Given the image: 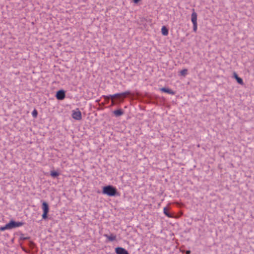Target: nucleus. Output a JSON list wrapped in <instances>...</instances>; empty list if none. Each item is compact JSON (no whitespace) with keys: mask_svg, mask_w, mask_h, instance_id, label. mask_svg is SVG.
Listing matches in <instances>:
<instances>
[{"mask_svg":"<svg viewBox=\"0 0 254 254\" xmlns=\"http://www.w3.org/2000/svg\"><path fill=\"white\" fill-rule=\"evenodd\" d=\"M117 192V189L112 186H105L103 189V193L110 196H115Z\"/></svg>","mask_w":254,"mask_h":254,"instance_id":"f257e3e1","label":"nucleus"},{"mask_svg":"<svg viewBox=\"0 0 254 254\" xmlns=\"http://www.w3.org/2000/svg\"><path fill=\"white\" fill-rule=\"evenodd\" d=\"M72 117L76 120H80L81 119V113L78 109L72 111Z\"/></svg>","mask_w":254,"mask_h":254,"instance_id":"f03ea898","label":"nucleus"},{"mask_svg":"<svg viewBox=\"0 0 254 254\" xmlns=\"http://www.w3.org/2000/svg\"><path fill=\"white\" fill-rule=\"evenodd\" d=\"M8 224L10 230L14 228L19 227L23 225V223L22 222H15L13 220H11Z\"/></svg>","mask_w":254,"mask_h":254,"instance_id":"7ed1b4c3","label":"nucleus"},{"mask_svg":"<svg viewBox=\"0 0 254 254\" xmlns=\"http://www.w3.org/2000/svg\"><path fill=\"white\" fill-rule=\"evenodd\" d=\"M130 94V92L129 91H127L124 92L116 93L113 95H110L109 97H111V98H114L117 97L123 96L126 97V96Z\"/></svg>","mask_w":254,"mask_h":254,"instance_id":"20e7f679","label":"nucleus"},{"mask_svg":"<svg viewBox=\"0 0 254 254\" xmlns=\"http://www.w3.org/2000/svg\"><path fill=\"white\" fill-rule=\"evenodd\" d=\"M56 97L58 100H63L65 97V92L63 90H60L57 92Z\"/></svg>","mask_w":254,"mask_h":254,"instance_id":"39448f33","label":"nucleus"},{"mask_svg":"<svg viewBox=\"0 0 254 254\" xmlns=\"http://www.w3.org/2000/svg\"><path fill=\"white\" fill-rule=\"evenodd\" d=\"M115 252L117 254H129L126 249L121 247H118L116 248Z\"/></svg>","mask_w":254,"mask_h":254,"instance_id":"423d86ee","label":"nucleus"},{"mask_svg":"<svg viewBox=\"0 0 254 254\" xmlns=\"http://www.w3.org/2000/svg\"><path fill=\"white\" fill-rule=\"evenodd\" d=\"M160 90L162 92L168 93L170 95H173L175 94V92L174 91H173L172 90H171L169 88H168L163 87V88H160Z\"/></svg>","mask_w":254,"mask_h":254,"instance_id":"0eeeda50","label":"nucleus"},{"mask_svg":"<svg viewBox=\"0 0 254 254\" xmlns=\"http://www.w3.org/2000/svg\"><path fill=\"white\" fill-rule=\"evenodd\" d=\"M193 12L191 14V20L192 24H196L197 23V13L194 11V9H193Z\"/></svg>","mask_w":254,"mask_h":254,"instance_id":"6e6552de","label":"nucleus"},{"mask_svg":"<svg viewBox=\"0 0 254 254\" xmlns=\"http://www.w3.org/2000/svg\"><path fill=\"white\" fill-rule=\"evenodd\" d=\"M42 209L43 210V213H48L49 212V206L46 202H43L42 203Z\"/></svg>","mask_w":254,"mask_h":254,"instance_id":"1a4fd4ad","label":"nucleus"},{"mask_svg":"<svg viewBox=\"0 0 254 254\" xmlns=\"http://www.w3.org/2000/svg\"><path fill=\"white\" fill-rule=\"evenodd\" d=\"M113 113L116 117H120L124 114V112L122 110V109H120L115 110L113 112Z\"/></svg>","mask_w":254,"mask_h":254,"instance_id":"9d476101","label":"nucleus"},{"mask_svg":"<svg viewBox=\"0 0 254 254\" xmlns=\"http://www.w3.org/2000/svg\"><path fill=\"white\" fill-rule=\"evenodd\" d=\"M104 237H106L110 241H114L116 239V235L112 234H111L110 235L105 234Z\"/></svg>","mask_w":254,"mask_h":254,"instance_id":"9b49d317","label":"nucleus"},{"mask_svg":"<svg viewBox=\"0 0 254 254\" xmlns=\"http://www.w3.org/2000/svg\"><path fill=\"white\" fill-rule=\"evenodd\" d=\"M234 76L235 79L237 80V82L239 84H243V79L239 77L236 73H234Z\"/></svg>","mask_w":254,"mask_h":254,"instance_id":"f8f14e48","label":"nucleus"},{"mask_svg":"<svg viewBox=\"0 0 254 254\" xmlns=\"http://www.w3.org/2000/svg\"><path fill=\"white\" fill-rule=\"evenodd\" d=\"M162 34L164 36H167L168 34V30L165 26H163L161 28Z\"/></svg>","mask_w":254,"mask_h":254,"instance_id":"ddd939ff","label":"nucleus"},{"mask_svg":"<svg viewBox=\"0 0 254 254\" xmlns=\"http://www.w3.org/2000/svg\"><path fill=\"white\" fill-rule=\"evenodd\" d=\"M163 213L164 214L168 217H172L171 214L168 211L167 208L164 207L163 209Z\"/></svg>","mask_w":254,"mask_h":254,"instance_id":"4468645a","label":"nucleus"},{"mask_svg":"<svg viewBox=\"0 0 254 254\" xmlns=\"http://www.w3.org/2000/svg\"><path fill=\"white\" fill-rule=\"evenodd\" d=\"M5 230H10L8 224H6L4 226L0 227V231H3Z\"/></svg>","mask_w":254,"mask_h":254,"instance_id":"2eb2a0df","label":"nucleus"},{"mask_svg":"<svg viewBox=\"0 0 254 254\" xmlns=\"http://www.w3.org/2000/svg\"><path fill=\"white\" fill-rule=\"evenodd\" d=\"M51 175L53 177H57L59 175V173L56 171H53L51 172Z\"/></svg>","mask_w":254,"mask_h":254,"instance_id":"dca6fc26","label":"nucleus"},{"mask_svg":"<svg viewBox=\"0 0 254 254\" xmlns=\"http://www.w3.org/2000/svg\"><path fill=\"white\" fill-rule=\"evenodd\" d=\"M188 70L187 69H184L180 71V74L183 76H186L187 74Z\"/></svg>","mask_w":254,"mask_h":254,"instance_id":"f3484780","label":"nucleus"},{"mask_svg":"<svg viewBox=\"0 0 254 254\" xmlns=\"http://www.w3.org/2000/svg\"><path fill=\"white\" fill-rule=\"evenodd\" d=\"M38 115L37 111L36 109H34L32 112V115L34 118L37 117Z\"/></svg>","mask_w":254,"mask_h":254,"instance_id":"a211bd4d","label":"nucleus"},{"mask_svg":"<svg viewBox=\"0 0 254 254\" xmlns=\"http://www.w3.org/2000/svg\"><path fill=\"white\" fill-rule=\"evenodd\" d=\"M197 23L196 24H193V30L194 32H196L197 31Z\"/></svg>","mask_w":254,"mask_h":254,"instance_id":"6ab92c4d","label":"nucleus"},{"mask_svg":"<svg viewBox=\"0 0 254 254\" xmlns=\"http://www.w3.org/2000/svg\"><path fill=\"white\" fill-rule=\"evenodd\" d=\"M47 213H43L42 215V218L43 219H46L47 218Z\"/></svg>","mask_w":254,"mask_h":254,"instance_id":"aec40b11","label":"nucleus"},{"mask_svg":"<svg viewBox=\"0 0 254 254\" xmlns=\"http://www.w3.org/2000/svg\"><path fill=\"white\" fill-rule=\"evenodd\" d=\"M110 97V95H107V96H106V95L103 96V97L105 99H107V100H109L110 98H111V97Z\"/></svg>","mask_w":254,"mask_h":254,"instance_id":"412c9836","label":"nucleus"},{"mask_svg":"<svg viewBox=\"0 0 254 254\" xmlns=\"http://www.w3.org/2000/svg\"><path fill=\"white\" fill-rule=\"evenodd\" d=\"M140 0H133L134 3H137Z\"/></svg>","mask_w":254,"mask_h":254,"instance_id":"4be33fe9","label":"nucleus"},{"mask_svg":"<svg viewBox=\"0 0 254 254\" xmlns=\"http://www.w3.org/2000/svg\"><path fill=\"white\" fill-rule=\"evenodd\" d=\"M190 251H188L187 252V254H190Z\"/></svg>","mask_w":254,"mask_h":254,"instance_id":"5701e85b","label":"nucleus"}]
</instances>
